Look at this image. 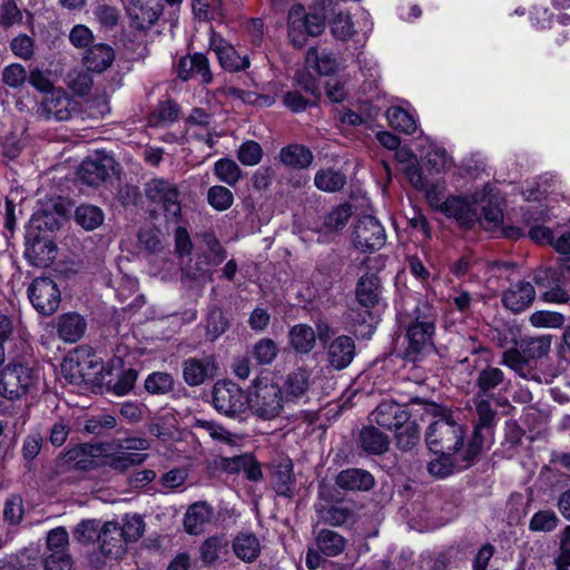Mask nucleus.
Returning a JSON list of instances; mask_svg holds the SVG:
<instances>
[{"label":"nucleus","instance_id":"nucleus-32","mask_svg":"<svg viewBox=\"0 0 570 570\" xmlns=\"http://www.w3.org/2000/svg\"><path fill=\"white\" fill-rule=\"evenodd\" d=\"M212 518L213 509L210 505L206 502H196L188 508L184 519V527L188 533L198 534Z\"/></svg>","mask_w":570,"mask_h":570},{"label":"nucleus","instance_id":"nucleus-58","mask_svg":"<svg viewBox=\"0 0 570 570\" xmlns=\"http://www.w3.org/2000/svg\"><path fill=\"white\" fill-rule=\"evenodd\" d=\"M503 222V210L497 199H489L482 208L481 224L485 228L492 229L501 225Z\"/></svg>","mask_w":570,"mask_h":570},{"label":"nucleus","instance_id":"nucleus-4","mask_svg":"<svg viewBox=\"0 0 570 570\" xmlns=\"http://www.w3.org/2000/svg\"><path fill=\"white\" fill-rule=\"evenodd\" d=\"M144 195L155 209L163 212L168 222L178 223L180 220V191L173 180L154 177L145 183Z\"/></svg>","mask_w":570,"mask_h":570},{"label":"nucleus","instance_id":"nucleus-52","mask_svg":"<svg viewBox=\"0 0 570 570\" xmlns=\"http://www.w3.org/2000/svg\"><path fill=\"white\" fill-rule=\"evenodd\" d=\"M207 200L213 208L224 212L233 205L234 195L227 187L215 185L208 189Z\"/></svg>","mask_w":570,"mask_h":570},{"label":"nucleus","instance_id":"nucleus-46","mask_svg":"<svg viewBox=\"0 0 570 570\" xmlns=\"http://www.w3.org/2000/svg\"><path fill=\"white\" fill-rule=\"evenodd\" d=\"M91 70L73 69L67 75V85L77 96H86L92 88Z\"/></svg>","mask_w":570,"mask_h":570},{"label":"nucleus","instance_id":"nucleus-9","mask_svg":"<svg viewBox=\"0 0 570 570\" xmlns=\"http://www.w3.org/2000/svg\"><path fill=\"white\" fill-rule=\"evenodd\" d=\"M32 306L43 316L52 315L60 305L61 293L56 282L49 277H38L28 288Z\"/></svg>","mask_w":570,"mask_h":570},{"label":"nucleus","instance_id":"nucleus-53","mask_svg":"<svg viewBox=\"0 0 570 570\" xmlns=\"http://www.w3.org/2000/svg\"><path fill=\"white\" fill-rule=\"evenodd\" d=\"M147 458V454L120 452L109 456L108 464L112 470L125 472L129 468L141 464Z\"/></svg>","mask_w":570,"mask_h":570},{"label":"nucleus","instance_id":"nucleus-26","mask_svg":"<svg viewBox=\"0 0 570 570\" xmlns=\"http://www.w3.org/2000/svg\"><path fill=\"white\" fill-rule=\"evenodd\" d=\"M232 549L236 558L252 563L256 561L262 551V544L256 534L252 532H238L232 540Z\"/></svg>","mask_w":570,"mask_h":570},{"label":"nucleus","instance_id":"nucleus-24","mask_svg":"<svg viewBox=\"0 0 570 570\" xmlns=\"http://www.w3.org/2000/svg\"><path fill=\"white\" fill-rule=\"evenodd\" d=\"M58 336L66 343H76L85 334L86 320L78 313H66L57 318Z\"/></svg>","mask_w":570,"mask_h":570},{"label":"nucleus","instance_id":"nucleus-48","mask_svg":"<svg viewBox=\"0 0 570 570\" xmlns=\"http://www.w3.org/2000/svg\"><path fill=\"white\" fill-rule=\"evenodd\" d=\"M559 524V518L554 511L546 509L535 512L529 522L532 532H552Z\"/></svg>","mask_w":570,"mask_h":570},{"label":"nucleus","instance_id":"nucleus-16","mask_svg":"<svg viewBox=\"0 0 570 570\" xmlns=\"http://www.w3.org/2000/svg\"><path fill=\"white\" fill-rule=\"evenodd\" d=\"M410 416L406 405L384 400L371 412L368 419L371 423H376L387 430H394L405 423Z\"/></svg>","mask_w":570,"mask_h":570},{"label":"nucleus","instance_id":"nucleus-19","mask_svg":"<svg viewBox=\"0 0 570 570\" xmlns=\"http://www.w3.org/2000/svg\"><path fill=\"white\" fill-rule=\"evenodd\" d=\"M101 553L106 559L117 560L126 550V541L124 540L117 522H106L100 529L98 539Z\"/></svg>","mask_w":570,"mask_h":570},{"label":"nucleus","instance_id":"nucleus-44","mask_svg":"<svg viewBox=\"0 0 570 570\" xmlns=\"http://www.w3.org/2000/svg\"><path fill=\"white\" fill-rule=\"evenodd\" d=\"M330 30L333 37L341 41H347L356 33L350 14L342 11L335 13L330 21Z\"/></svg>","mask_w":570,"mask_h":570},{"label":"nucleus","instance_id":"nucleus-45","mask_svg":"<svg viewBox=\"0 0 570 570\" xmlns=\"http://www.w3.org/2000/svg\"><path fill=\"white\" fill-rule=\"evenodd\" d=\"M325 17L322 12H313L307 13L304 19L297 26L296 38L302 41H305L303 30L308 35L316 37L321 35L325 29Z\"/></svg>","mask_w":570,"mask_h":570},{"label":"nucleus","instance_id":"nucleus-59","mask_svg":"<svg viewBox=\"0 0 570 570\" xmlns=\"http://www.w3.org/2000/svg\"><path fill=\"white\" fill-rule=\"evenodd\" d=\"M69 534L63 527H58L48 532L47 547L51 553H68Z\"/></svg>","mask_w":570,"mask_h":570},{"label":"nucleus","instance_id":"nucleus-51","mask_svg":"<svg viewBox=\"0 0 570 570\" xmlns=\"http://www.w3.org/2000/svg\"><path fill=\"white\" fill-rule=\"evenodd\" d=\"M178 105L175 101L167 99L158 104L150 116V121L155 126L160 124H171L178 119Z\"/></svg>","mask_w":570,"mask_h":570},{"label":"nucleus","instance_id":"nucleus-15","mask_svg":"<svg viewBox=\"0 0 570 570\" xmlns=\"http://www.w3.org/2000/svg\"><path fill=\"white\" fill-rule=\"evenodd\" d=\"M324 348L328 366L335 371L346 368L356 355L355 342L348 335H340L333 338Z\"/></svg>","mask_w":570,"mask_h":570},{"label":"nucleus","instance_id":"nucleus-47","mask_svg":"<svg viewBox=\"0 0 570 570\" xmlns=\"http://www.w3.org/2000/svg\"><path fill=\"white\" fill-rule=\"evenodd\" d=\"M229 326L227 318L225 317L220 308H212L208 312L206 320V337L210 342L216 341L222 334H224Z\"/></svg>","mask_w":570,"mask_h":570},{"label":"nucleus","instance_id":"nucleus-35","mask_svg":"<svg viewBox=\"0 0 570 570\" xmlns=\"http://www.w3.org/2000/svg\"><path fill=\"white\" fill-rule=\"evenodd\" d=\"M273 484L278 495L286 498L293 497L295 476L293 474V464L289 461L281 462L275 466Z\"/></svg>","mask_w":570,"mask_h":570},{"label":"nucleus","instance_id":"nucleus-63","mask_svg":"<svg viewBox=\"0 0 570 570\" xmlns=\"http://www.w3.org/2000/svg\"><path fill=\"white\" fill-rule=\"evenodd\" d=\"M10 48L14 56L30 60L35 53V40L26 33H20L12 39Z\"/></svg>","mask_w":570,"mask_h":570},{"label":"nucleus","instance_id":"nucleus-41","mask_svg":"<svg viewBox=\"0 0 570 570\" xmlns=\"http://www.w3.org/2000/svg\"><path fill=\"white\" fill-rule=\"evenodd\" d=\"M144 386L151 395H166L174 391L175 380L170 373L153 372L146 377Z\"/></svg>","mask_w":570,"mask_h":570},{"label":"nucleus","instance_id":"nucleus-7","mask_svg":"<svg viewBox=\"0 0 570 570\" xmlns=\"http://www.w3.org/2000/svg\"><path fill=\"white\" fill-rule=\"evenodd\" d=\"M214 407L220 414L236 417L245 413L248 406V396L233 382H217L212 392Z\"/></svg>","mask_w":570,"mask_h":570},{"label":"nucleus","instance_id":"nucleus-11","mask_svg":"<svg viewBox=\"0 0 570 570\" xmlns=\"http://www.w3.org/2000/svg\"><path fill=\"white\" fill-rule=\"evenodd\" d=\"M385 239L383 226L371 215L362 216L354 225L353 243L362 252L380 249L385 244Z\"/></svg>","mask_w":570,"mask_h":570},{"label":"nucleus","instance_id":"nucleus-21","mask_svg":"<svg viewBox=\"0 0 570 570\" xmlns=\"http://www.w3.org/2000/svg\"><path fill=\"white\" fill-rule=\"evenodd\" d=\"M67 367L70 371L69 379L71 383H79V381L94 382L97 375L102 372L104 364L96 354L88 353L82 361L78 360L76 363L70 361L62 365L63 371H67Z\"/></svg>","mask_w":570,"mask_h":570},{"label":"nucleus","instance_id":"nucleus-5","mask_svg":"<svg viewBox=\"0 0 570 570\" xmlns=\"http://www.w3.org/2000/svg\"><path fill=\"white\" fill-rule=\"evenodd\" d=\"M248 405L258 417L264 420L275 419L284 407L281 386L267 379L256 380L254 391L248 397Z\"/></svg>","mask_w":570,"mask_h":570},{"label":"nucleus","instance_id":"nucleus-61","mask_svg":"<svg viewBox=\"0 0 570 570\" xmlns=\"http://www.w3.org/2000/svg\"><path fill=\"white\" fill-rule=\"evenodd\" d=\"M202 242L206 245L210 256L209 261L213 265H219L226 258V250L217 239L213 232H204L200 234Z\"/></svg>","mask_w":570,"mask_h":570},{"label":"nucleus","instance_id":"nucleus-1","mask_svg":"<svg viewBox=\"0 0 570 570\" xmlns=\"http://www.w3.org/2000/svg\"><path fill=\"white\" fill-rule=\"evenodd\" d=\"M436 320V309L426 301L419 302L413 311L401 316L400 324L407 341L404 352L407 360L416 362L435 351Z\"/></svg>","mask_w":570,"mask_h":570},{"label":"nucleus","instance_id":"nucleus-20","mask_svg":"<svg viewBox=\"0 0 570 570\" xmlns=\"http://www.w3.org/2000/svg\"><path fill=\"white\" fill-rule=\"evenodd\" d=\"M440 210L448 217L454 218L458 224L471 228L478 219L472 204L460 196L448 197L440 206Z\"/></svg>","mask_w":570,"mask_h":570},{"label":"nucleus","instance_id":"nucleus-57","mask_svg":"<svg viewBox=\"0 0 570 570\" xmlns=\"http://www.w3.org/2000/svg\"><path fill=\"white\" fill-rule=\"evenodd\" d=\"M94 14L101 28L106 30H112L120 18L119 10L107 3H98L94 9Z\"/></svg>","mask_w":570,"mask_h":570},{"label":"nucleus","instance_id":"nucleus-23","mask_svg":"<svg viewBox=\"0 0 570 570\" xmlns=\"http://www.w3.org/2000/svg\"><path fill=\"white\" fill-rule=\"evenodd\" d=\"M335 483L346 491H370L374 484V476L366 470L350 468L341 471Z\"/></svg>","mask_w":570,"mask_h":570},{"label":"nucleus","instance_id":"nucleus-39","mask_svg":"<svg viewBox=\"0 0 570 570\" xmlns=\"http://www.w3.org/2000/svg\"><path fill=\"white\" fill-rule=\"evenodd\" d=\"M317 549L327 557H335L345 548L344 538L335 531L323 529L316 537Z\"/></svg>","mask_w":570,"mask_h":570},{"label":"nucleus","instance_id":"nucleus-18","mask_svg":"<svg viewBox=\"0 0 570 570\" xmlns=\"http://www.w3.org/2000/svg\"><path fill=\"white\" fill-rule=\"evenodd\" d=\"M534 297V286L530 282L521 281L503 292L501 302L507 309L520 313L533 303Z\"/></svg>","mask_w":570,"mask_h":570},{"label":"nucleus","instance_id":"nucleus-55","mask_svg":"<svg viewBox=\"0 0 570 570\" xmlns=\"http://www.w3.org/2000/svg\"><path fill=\"white\" fill-rule=\"evenodd\" d=\"M263 148L257 141L246 140L237 149V158L245 166H255L263 159Z\"/></svg>","mask_w":570,"mask_h":570},{"label":"nucleus","instance_id":"nucleus-22","mask_svg":"<svg viewBox=\"0 0 570 570\" xmlns=\"http://www.w3.org/2000/svg\"><path fill=\"white\" fill-rule=\"evenodd\" d=\"M114 160L110 157H94L82 161L79 178L89 186H98L109 176Z\"/></svg>","mask_w":570,"mask_h":570},{"label":"nucleus","instance_id":"nucleus-29","mask_svg":"<svg viewBox=\"0 0 570 570\" xmlns=\"http://www.w3.org/2000/svg\"><path fill=\"white\" fill-rule=\"evenodd\" d=\"M115 50L107 43H97L87 49L83 63L88 70L104 72L115 61Z\"/></svg>","mask_w":570,"mask_h":570},{"label":"nucleus","instance_id":"nucleus-50","mask_svg":"<svg viewBox=\"0 0 570 570\" xmlns=\"http://www.w3.org/2000/svg\"><path fill=\"white\" fill-rule=\"evenodd\" d=\"M253 356L257 364L268 365L278 354V346L272 338H261L253 346Z\"/></svg>","mask_w":570,"mask_h":570},{"label":"nucleus","instance_id":"nucleus-38","mask_svg":"<svg viewBox=\"0 0 570 570\" xmlns=\"http://www.w3.org/2000/svg\"><path fill=\"white\" fill-rule=\"evenodd\" d=\"M309 385V373L304 368H297L287 375L284 387L288 397L298 400L305 396Z\"/></svg>","mask_w":570,"mask_h":570},{"label":"nucleus","instance_id":"nucleus-40","mask_svg":"<svg viewBox=\"0 0 570 570\" xmlns=\"http://www.w3.org/2000/svg\"><path fill=\"white\" fill-rule=\"evenodd\" d=\"M214 174L217 179L227 186H235L242 178L243 171L237 163L230 158H220L214 164Z\"/></svg>","mask_w":570,"mask_h":570},{"label":"nucleus","instance_id":"nucleus-54","mask_svg":"<svg viewBox=\"0 0 570 570\" xmlns=\"http://www.w3.org/2000/svg\"><path fill=\"white\" fill-rule=\"evenodd\" d=\"M100 522L98 520H82L73 530L75 539L82 543L88 544L98 541L100 535Z\"/></svg>","mask_w":570,"mask_h":570},{"label":"nucleus","instance_id":"nucleus-14","mask_svg":"<svg viewBox=\"0 0 570 570\" xmlns=\"http://www.w3.org/2000/svg\"><path fill=\"white\" fill-rule=\"evenodd\" d=\"M217 365L214 356L188 357L181 364L184 382L188 386H199L216 374Z\"/></svg>","mask_w":570,"mask_h":570},{"label":"nucleus","instance_id":"nucleus-37","mask_svg":"<svg viewBox=\"0 0 570 570\" xmlns=\"http://www.w3.org/2000/svg\"><path fill=\"white\" fill-rule=\"evenodd\" d=\"M345 175L333 168L320 169L314 176L315 187L325 193L338 191L345 186Z\"/></svg>","mask_w":570,"mask_h":570},{"label":"nucleus","instance_id":"nucleus-43","mask_svg":"<svg viewBox=\"0 0 570 570\" xmlns=\"http://www.w3.org/2000/svg\"><path fill=\"white\" fill-rule=\"evenodd\" d=\"M76 222L87 230L99 227L105 219L102 210L95 205H80L75 213Z\"/></svg>","mask_w":570,"mask_h":570},{"label":"nucleus","instance_id":"nucleus-2","mask_svg":"<svg viewBox=\"0 0 570 570\" xmlns=\"http://www.w3.org/2000/svg\"><path fill=\"white\" fill-rule=\"evenodd\" d=\"M551 342V335L524 336L520 338L517 346L502 353L501 364L527 381L540 383L541 377L534 364L549 354Z\"/></svg>","mask_w":570,"mask_h":570},{"label":"nucleus","instance_id":"nucleus-6","mask_svg":"<svg viewBox=\"0 0 570 570\" xmlns=\"http://www.w3.org/2000/svg\"><path fill=\"white\" fill-rule=\"evenodd\" d=\"M32 367L17 363L7 365L0 373V394L8 400H16L28 393L36 383Z\"/></svg>","mask_w":570,"mask_h":570},{"label":"nucleus","instance_id":"nucleus-56","mask_svg":"<svg viewBox=\"0 0 570 570\" xmlns=\"http://www.w3.org/2000/svg\"><path fill=\"white\" fill-rule=\"evenodd\" d=\"M529 322L534 327L560 328L564 316L558 312L537 311L530 315Z\"/></svg>","mask_w":570,"mask_h":570},{"label":"nucleus","instance_id":"nucleus-28","mask_svg":"<svg viewBox=\"0 0 570 570\" xmlns=\"http://www.w3.org/2000/svg\"><path fill=\"white\" fill-rule=\"evenodd\" d=\"M57 247L49 239L35 238L27 244L24 256L36 267L49 266L56 258Z\"/></svg>","mask_w":570,"mask_h":570},{"label":"nucleus","instance_id":"nucleus-10","mask_svg":"<svg viewBox=\"0 0 570 570\" xmlns=\"http://www.w3.org/2000/svg\"><path fill=\"white\" fill-rule=\"evenodd\" d=\"M480 454L475 445L466 443L465 449L456 455L440 454L439 458L429 463L428 471L431 475L443 479L455 471H463L472 466Z\"/></svg>","mask_w":570,"mask_h":570},{"label":"nucleus","instance_id":"nucleus-31","mask_svg":"<svg viewBox=\"0 0 570 570\" xmlns=\"http://www.w3.org/2000/svg\"><path fill=\"white\" fill-rule=\"evenodd\" d=\"M289 346L298 354H308L316 344V334L307 324H296L288 331Z\"/></svg>","mask_w":570,"mask_h":570},{"label":"nucleus","instance_id":"nucleus-34","mask_svg":"<svg viewBox=\"0 0 570 570\" xmlns=\"http://www.w3.org/2000/svg\"><path fill=\"white\" fill-rule=\"evenodd\" d=\"M504 380L505 375L501 368L488 365L478 373L475 380L478 391L475 394L491 397L493 391L503 384Z\"/></svg>","mask_w":570,"mask_h":570},{"label":"nucleus","instance_id":"nucleus-27","mask_svg":"<svg viewBox=\"0 0 570 570\" xmlns=\"http://www.w3.org/2000/svg\"><path fill=\"white\" fill-rule=\"evenodd\" d=\"M357 444L367 454L381 455L387 452L389 436L375 426L366 425L358 433Z\"/></svg>","mask_w":570,"mask_h":570},{"label":"nucleus","instance_id":"nucleus-62","mask_svg":"<svg viewBox=\"0 0 570 570\" xmlns=\"http://www.w3.org/2000/svg\"><path fill=\"white\" fill-rule=\"evenodd\" d=\"M520 331L515 326L505 325L501 328H495L493 340L498 346L504 348V351L517 346L519 344Z\"/></svg>","mask_w":570,"mask_h":570},{"label":"nucleus","instance_id":"nucleus-12","mask_svg":"<svg viewBox=\"0 0 570 570\" xmlns=\"http://www.w3.org/2000/svg\"><path fill=\"white\" fill-rule=\"evenodd\" d=\"M76 101L61 89L52 90L42 99L37 115L46 120L66 121L76 111Z\"/></svg>","mask_w":570,"mask_h":570},{"label":"nucleus","instance_id":"nucleus-13","mask_svg":"<svg viewBox=\"0 0 570 570\" xmlns=\"http://www.w3.org/2000/svg\"><path fill=\"white\" fill-rule=\"evenodd\" d=\"M209 49L215 52L219 65L227 71L237 72L249 67L247 56H240L219 33L212 32Z\"/></svg>","mask_w":570,"mask_h":570},{"label":"nucleus","instance_id":"nucleus-49","mask_svg":"<svg viewBox=\"0 0 570 570\" xmlns=\"http://www.w3.org/2000/svg\"><path fill=\"white\" fill-rule=\"evenodd\" d=\"M24 514V507L22 497L19 494H11L7 498L3 504V521L8 525H18L22 521Z\"/></svg>","mask_w":570,"mask_h":570},{"label":"nucleus","instance_id":"nucleus-30","mask_svg":"<svg viewBox=\"0 0 570 570\" xmlns=\"http://www.w3.org/2000/svg\"><path fill=\"white\" fill-rule=\"evenodd\" d=\"M279 160L286 167L303 170L312 165L314 155L305 145L289 144L281 148Z\"/></svg>","mask_w":570,"mask_h":570},{"label":"nucleus","instance_id":"nucleus-17","mask_svg":"<svg viewBox=\"0 0 570 570\" xmlns=\"http://www.w3.org/2000/svg\"><path fill=\"white\" fill-rule=\"evenodd\" d=\"M128 14L138 29H149L161 13L160 0H131Z\"/></svg>","mask_w":570,"mask_h":570},{"label":"nucleus","instance_id":"nucleus-3","mask_svg":"<svg viewBox=\"0 0 570 570\" xmlns=\"http://www.w3.org/2000/svg\"><path fill=\"white\" fill-rule=\"evenodd\" d=\"M464 428L450 417H440L431 423L425 433L429 449L439 454L456 455L464 445Z\"/></svg>","mask_w":570,"mask_h":570},{"label":"nucleus","instance_id":"nucleus-42","mask_svg":"<svg viewBox=\"0 0 570 570\" xmlns=\"http://www.w3.org/2000/svg\"><path fill=\"white\" fill-rule=\"evenodd\" d=\"M386 118L391 127L407 135L415 132L417 128L413 116L401 107H390L386 110Z\"/></svg>","mask_w":570,"mask_h":570},{"label":"nucleus","instance_id":"nucleus-33","mask_svg":"<svg viewBox=\"0 0 570 570\" xmlns=\"http://www.w3.org/2000/svg\"><path fill=\"white\" fill-rule=\"evenodd\" d=\"M396 448L402 452L414 449L421 440V429L415 420L407 419L405 423L394 429Z\"/></svg>","mask_w":570,"mask_h":570},{"label":"nucleus","instance_id":"nucleus-36","mask_svg":"<svg viewBox=\"0 0 570 570\" xmlns=\"http://www.w3.org/2000/svg\"><path fill=\"white\" fill-rule=\"evenodd\" d=\"M199 553L205 564H213L228 553V540L224 534L209 537L202 543Z\"/></svg>","mask_w":570,"mask_h":570},{"label":"nucleus","instance_id":"nucleus-8","mask_svg":"<svg viewBox=\"0 0 570 570\" xmlns=\"http://www.w3.org/2000/svg\"><path fill=\"white\" fill-rule=\"evenodd\" d=\"M489 397L490 396L474 394L472 399L478 420L468 444L475 445L479 453L482 452L484 443L492 442L493 439L497 411L492 407Z\"/></svg>","mask_w":570,"mask_h":570},{"label":"nucleus","instance_id":"nucleus-64","mask_svg":"<svg viewBox=\"0 0 570 570\" xmlns=\"http://www.w3.org/2000/svg\"><path fill=\"white\" fill-rule=\"evenodd\" d=\"M352 216L351 205L335 207L325 218V226L333 230L342 229Z\"/></svg>","mask_w":570,"mask_h":570},{"label":"nucleus","instance_id":"nucleus-60","mask_svg":"<svg viewBox=\"0 0 570 570\" xmlns=\"http://www.w3.org/2000/svg\"><path fill=\"white\" fill-rule=\"evenodd\" d=\"M27 78V70L20 63H11L2 70V82L11 88L23 86Z\"/></svg>","mask_w":570,"mask_h":570},{"label":"nucleus","instance_id":"nucleus-25","mask_svg":"<svg viewBox=\"0 0 570 570\" xmlns=\"http://www.w3.org/2000/svg\"><path fill=\"white\" fill-rule=\"evenodd\" d=\"M355 296L357 303L366 309L377 305L381 297L379 277L373 273H366L361 276L356 284Z\"/></svg>","mask_w":570,"mask_h":570}]
</instances>
